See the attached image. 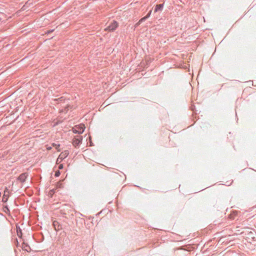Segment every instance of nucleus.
Returning <instances> with one entry per match:
<instances>
[{"mask_svg": "<svg viewBox=\"0 0 256 256\" xmlns=\"http://www.w3.org/2000/svg\"><path fill=\"white\" fill-rule=\"evenodd\" d=\"M62 160H60V159H59V156H58V159H57V160H56V163L57 164L60 163Z\"/></svg>", "mask_w": 256, "mask_h": 256, "instance_id": "4468645a", "label": "nucleus"}, {"mask_svg": "<svg viewBox=\"0 0 256 256\" xmlns=\"http://www.w3.org/2000/svg\"><path fill=\"white\" fill-rule=\"evenodd\" d=\"M163 7V4H157L156 6V8H155V10H154V12H158V10H162V8Z\"/></svg>", "mask_w": 256, "mask_h": 256, "instance_id": "6e6552de", "label": "nucleus"}, {"mask_svg": "<svg viewBox=\"0 0 256 256\" xmlns=\"http://www.w3.org/2000/svg\"><path fill=\"white\" fill-rule=\"evenodd\" d=\"M60 175V172L58 170L56 171L55 173V176L57 177V176H58Z\"/></svg>", "mask_w": 256, "mask_h": 256, "instance_id": "9b49d317", "label": "nucleus"}, {"mask_svg": "<svg viewBox=\"0 0 256 256\" xmlns=\"http://www.w3.org/2000/svg\"><path fill=\"white\" fill-rule=\"evenodd\" d=\"M82 136H76L74 139L72 141V144L75 146L76 147L78 146L79 145V144L81 142L82 140Z\"/></svg>", "mask_w": 256, "mask_h": 256, "instance_id": "7ed1b4c3", "label": "nucleus"}, {"mask_svg": "<svg viewBox=\"0 0 256 256\" xmlns=\"http://www.w3.org/2000/svg\"><path fill=\"white\" fill-rule=\"evenodd\" d=\"M27 176L28 174L26 173L22 174L18 176V180H20L21 182H25Z\"/></svg>", "mask_w": 256, "mask_h": 256, "instance_id": "39448f33", "label": "nucleus"}, {"mask_svg": "<svg viewBox=\"0 0 256 256\" xmlns=\"http://www.w3.org/2000/svg\"><path fill=\"white\" fill-rule=\"evenodd\" d=\"M47 148V150H51V149H52V147H50H50H47V148Z\"/></svg>", "mask_w": 256, "mask_h": 256, "instance_id": "f3484780", "label": "nucleus"}, {"mask_svg": "<svg viewBox=\"0 0 256 256\" xmlns=\"http://www.w3.org/2000/svg\"><path fill=\"white\" fill-rule=\"evenodd\" d=\"M53 226L54 230L56 231L60 230L61 228L59 224V223L57 221H54L53 222Z\"/></svg>", "mask_w": 256, "mask_h": 256, "instance_id": "423d86ee", "label": "nucleus"}, {"mask_svg": "<svg viewBox=\"0 0 256 256\" xmlns=\"http://www.w3.org/2000/svg\"><path fill=\"white\" fill-rule=\"evenodd\" d=\"M8 188H6L4 192V194L2 200V202H6L8 200V196L6 194V193L8 192Z\"/></svg>", "mask_w": 256, "mask_h": 256, "instance_id": "0eeeda50", "label": "nucleus"}, {"mask_svg": "<svg viewBox=\"0 0 256 256\" xmlns=\"http://www.w3.org/2000/svg\"><path fill=\"white\" fill-rule=\"evenodd\" d=\"M52 146L54 147V148H56V150H58V152L60 151V144H56L53 143V144H52Z\"/></svg>", "mask_w": 256, "mask_h": 256, "instance_id": "1a4fd4ad", "label": "nucleus"}, {"mask_svg": "<svg viewBox=\"0 0 256 256\" xmlns=\"http://www.w3.org/2000/svg\"><path fill=\"white\" fill-rule=\"evenodd\" d=\"M118 26V24L116 22L114 21L111 24L105 29V30L114 31V30Z\"/></svg>", "mask_w": 256, "mask_h": 256, "instance_id": "f03ea898", "label": "nucleus"}, {"mask_svg": "<svg viewBox=\"0 0 256 256\" xmlns=\"http://www.w3.org/2000/svg\"><path fill=\"white\" fill-rule=\"evenodd\" d=\"M85 128L86 127L84 124H80L73 128L72 132L76 134H82L84 132Z\"/></svg>", "mask_w": 256, "mask_h": 256, "instance_id": "f257e3e1", "label": "nucleus"}, {"mask_svg": "<svg viewBox=\"0 0 256 256\" xmlns=\"http://www.w3.org/2000/svg\"><path fill=\"white\" fill-rule=\"evenodd\" d=\"M151 12H152V10H150L148 14L146 16H145L146 17V18H148L150 16L151 14Z\"/></svg>", "mask_w": 256, "mask_h": 256, "instance_id": "f8f14e48", "label": "nucleus"}, {"mask_svg": "<svg viewBox=\"0 0 256 256\" xmlns=\"http://www.w3.org/2000/svg\"><path fill=\"white\" fill-rule=\"evenodd\" d=\"M68 154L69 152L68 150H64L59 155V159H60V160H64L68 156Z\"/></svg>", "mask_w": 256, "mask_h": 256, "instance_id": "20e7f679", "label": "nucleus"}, {"mask_svg": "<svg viewBox=\"0 0 256 256\" xmlns=\"http://www.w3.org/2000/svg\"><path fill=\"white\" fill-rule=\"evenodd\" d=\"M64 99L63 98V97H61L58 99H55L54 100H58L60 102H62Z\"/></svg>", "mask_w": 256, "mask_h": 256, "instance_id": "ddd939ff", "label": "nucleus"}, {"mask_svg": "<svg viewBox=\"0 0 256 256\" xmlns=\"http://www.w3.org/2000/svg\"><path fill=\"white\" fill-rule=\"evenodd\" d=\"M58 168L60 170L63 168V164H60V166H58Z\"/></svg>", "mask_w": 256, "mask_h": 256, "instance_id": "2eb2a0df", "label": "nucleus"}, {"mask_svg": "<svg viewBox=\"0 0 256 256\" xmlns=\"http://www.w3.org/2000/svg\"><path fill=\"white\" fill-rule=\"evenodd\" d=\"M142 22H140V20L136 24V26H138V25H140Z\"/></svg>", "mask_w": 256, "mask_h": 256, "instance_id": "dca6fc26", "label": "nucleus"}, {"mask_svg": "<svg viewBox=\"0 0 256 256\" xmlns=\"http://www.w3.org/2000/svg\"><path fill=\"white\" fill-rule=\"evenodd\" d=\"M146 18V16H144L140 20V22H143L144 21Z\"/></svg>", "mask_w": 256, "mask_h": 256, "instance_id": "9d476101", "label": "nucleus"}]
</instances>
